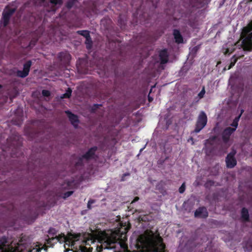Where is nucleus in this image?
Here are the masks:
<instances>
[{
    "label": "nucleus",
    "mask_w": 252,
    "mask_h": 252,
    "mask_svg": "<svg viewBox=\"0 0 252 252\" xmlns=\"http://www.w3.org/2000/svg\"><path fill=\"white\" fill-rule=\"evenodd\" d=\"M23 238H21L17 246L15 248L7 245V240L5 237L0 238V252H40L42 249L47 251L48 246L41 244L33 245L24 242Z\"/></svg>",
    "instance_id": "nucleus-1"
},
{
    "label": "nucleus",
    "mask_w": 252,
    "mask_h": 252,
    "mask_svg": "<svg viewBox=\"0 0 252 252\" xmlns=\"http://www.w3.org/2000/svg\"><path fill=\"white\" fill-rule=\"evenodd\" d=\"M159 0H141L139 3L140 5L139 7L136 6V4H134V0H131L130 4L132 7L136 9V11L133 14V20L132 23L134 25L138 24L143 25L148 23L149 17L148 14L145 12H142L141 9L142 7H152L155 9L157 7V4Z\"/></svg>",
    "instance_id": "nucleus-2"
},
{
    "label": "nucleus",
    "mask_w": 252,
    "mask_h": 252,
    "mask_svg": "<svg viewBox=\"0 0 252 252\" xmlns=\"http://www.w3.org/2000/svg\"><path fill=\"white\" fill-rule=\"evenodd\" d=\"M22 138L17 133L13 134L6 140V145L2 147L1 150L3 156H8L9 154L11 157H20L23 155L21 150Z\"/></svg>",
    "instance_id": "nucleus-3"
},
{
    "label": "nucleus",
    "mask_w": 252,
    "mask_h": 252,
    "mask_svg": "<svg viewBox=\"0 0 252 252\" xmlns=\"http://www.w3.org/2000/svg\"><path fill=\"white\" fill-rule=\"evenodd\" d=\"M85 233H70V238H67L64 234H61L59 235L58 236H56L53 237V238H56L55 240L54 243H57V242H59L60 243H63L64 242L66 245L68 244V246H71V247H73L74 249H77V247H75V245L76 242H78L80 240H81L82 244L85 245H90L89 243V241H91L92 243H93V241L91 239H85Z\"/></svg>",
    "instance_id": "nucleus-4"
},
{
    "label": "nucleus",
    "mask_w": 252,
    "mask_h": 252,
    "mask_svg": "<svg viewBox=\"0 0 252 252\" xmlns=\"http://www.w3.org/2000/svg\"><path fill=\"white\" fill-rule=\"evenodd\" d=\"M115 4L118 10L122 11L119 13L118 23L122 30L126 28V24L127 19V6L128 3L123 0H115Z\"/></svg>",
    "instance_id": "nucleus-5"
},
{
    "label": "nucleus",
    "mask_w": 252,
    "mask_h": 252,
    "mask_svg": "<svg viewBox=\"0 0 252 252\" xmlns=\"http://www.w3.org/2000/svg\"><path fill=\"white\" fill-rule=\"evenodd\" d=\"M207 123V116L206 113L202 111L200 112L195 124V127L192 132L198 133L206 125Z\"/></svg>",
    "instance_id": "nucleus-6"
},
{
    "label": "nucleus",
    "mask_w": 252,
    "mask_h": 252,
    "mask_svg": "<svg viewBox=\"0 0 252 252\" xmlns=\"http://www.w3.org/2000/svg\"><path fill=\"white\" fill-rule=\"evenodd\" d=\"M32 62L31 60H29L27 61L23 64V70H18L16 71V75L17 77L21 78H25L29 74V72L30 70V68L32 65Z\"/></svg>",
    "instance_id": "nucleus-7"
},
{
    "label": "nucleus",
    "mask_w": 252,
    "mask_h": 252,
    "mask_svg": "<svg viewBox=\"0 0 252 252\" xmlns=\"http://www.w3.org/2000/svg\"><path fill=\"white\" fill-rule=\"evenodd\" d=\"M241 36L244 38L242 42L243 50L246 51H251L252 50V38L243 32Z\"/></svg>",
    "instance_id": "nucleus-8"
},
{
    "label": "nucleus",
    "mask_w": 252,
    "mask_h": 252,
    "mask_svg": "<svg viewBox=\"0 0 252 252\" xmlns=\"http://www.w3.org/2000/svg\"><path fill=\"white\" fill-rule=\"evenodd\" d=\"M15 10L14 8H9L4 10L2 13L1 22L3 27H6L9 23L11 17L15 12Z\"/></svg>",
    "instance_id": "nucleus-9"
},
{
    "label": "nucleus",
    "mask_w": 252,
    "mask_h": 252,
    "mask_svg": "<svg viewBox=\"0 0 252 252\" xmlns=\"http://www.w3.org/2000/svg\"><path fill=\"white\" fill-rule=\"evenodd\" d=\"M236 152L235 151L229 153L225 158L226 165L227 168H232L237 164V160L235 158Z\"/></svg>",
    "instance_id": "nucleus-10"
},
{
    "label": "nucleus",
    "mask_w": 252,
    "mask_h": 252,
    "mask_svg": "<svg viewBox=\"0 0 252 252\" xmlns=\"http://www.w3.org/2000/svg\"><path fill=\"white\" fill-rule=\"evenodd\" d=\"M97 149L98 148L96 146L91 147L85 154L82 155V158H84L87 161L95 159L96 158L95 153Z\"/></svg>",
    "instance_id": "nucleus-11"
},
{
    "label": "nucleus",
    "mask_w": 252,
    "mask_h": 252,
    "mask_svg": "<svg viewBox=\"0 0 252 252\" xmlns=\"http://www.w3.org/2000/svg\"><path fill=\"white\" fill-rule=\"evenodd\" d=\"M235 131V128H233L231 127H227L225 128L222 133V139L224 143H227L231 135Z\"/></svg>",
    "instance_id": "nucleus-12"
},
{
    "label": "nucleus",
    "mask_w": 252,
    "mask_h": 252,
    "mask_svg": "<svg viewBox=\"0 0 252 252\" xmlns=\"http://www.w3.org/2000/svg\"><path fill=\"white\" fill-rule=\"evenodd\" d=\"M208 216V212L205 207H200L194 212V217L198 218L206 219Z\"/></svg>",
    "instance_id": "nucleus-13"
},
{
    "label": "nucleus",
    "mask_w": 252,
    "mask_h": 252,
    "mask_svg": "<svg viewBox=\"0 0 252 252\" xmlns=\"http://www.w3.org/2000/svg\"><path fill=\"white\" fill-rule=\"evenodd\" d=\"M65 113L66 114L71 124L75 128H77L79 123L78 116L76 115L73 114L69 110L65 111Z\"/></svg>",
    "instance_id": "nucleus-14"
},
{
    "label": "nucleus",
    "mask_w": 252,
    "mask_h": 252,
    "mask_svg": "<svg viewBox=\"0 0 252 252\" xmlns=\"http://www.w3.org/2000/svg\"><path fill=\"white\" fill-rule=\"evenodd\" d=\"M58 58L63 63L67 64L69 63L71 57L68 52H63L58 54Z\"/></svg>",
    "instance_id": "nucleus-15"
},
{
    "label": "nucleus",
    "mask_w": 252,
    "mask_h": 252,
    "mask_svg": "<svg viewBox=\"0 0 252 252\" xmlns=\"http://www.w3.org/2000/svg\"><path fill=\"white\" fill-rule=\"evenodd\" d=\"M168 53L166 49L161 50L159 53V57L161 64H165L168 61Z\"/></svg>",
    "instance_id": "nucleus-16"
},
{
    "label": "nucleus",
    "mask_w": 252,
    "mask_h": 252,
    "mask_svg": "<svg viewBox=\"0 0 252 252\" xmlns=\"http://www.w3.org/2000/svg\"><path fill=\"white\" fill-rule=\"evenodd\" d=\"M173 35L176 43L181 44L183 43V37L179 30L174 29L173 31Z\"/></svg>",
    "instance_id": "nucleus-17"
},
{
    "label": "nucleus",
    "mask_w": 252,
    "mask_h": 252,
    "mask_svg": "<svg viewBox=\"0 0 252 252\" xmlns=\"http://www.w3.org/2000/svg\"><path fill=\"white\" fill-rule=\"evenodd\" d=\"M21 111V114L18 115L17 117L13 118L12 121V124L14 125L20 126L23 123V111L20 110Z\"/></svg>",
    "instance_id": "nucleus-18"
},
{
    "label": "nucleus",
    "mask_w": 252,
    "mask_h": 252,
    "mask_svg": "<svg viewBox=\"0 0 252 252\" xmlns=\"http://www.w3.org/2000/svg\"><path fill=\"white\" fill-rule=\"evenodd\" d=\"M204 0H189V6L190 7H199L203 5Z\"/></svg>",
    "instance_id": "nucleus-19"
},
{
    "label": "nucleus",
    "mask_w": 252,
    "mask_h": 252,
    "mask_svg": "<svg viewBox=\"0 0 252 252\" xmlns=\"http://www.w3.org/2000/svg\"><path fill=\"white\" fill-rule=\"evenodd\" d=\"M241 219L245 222H248L250 220V215L248 209L243 207L241 212Z\"/></svg>",
    "instance_id": "nucleus-20"
},
{
    "label": "nucleus",
    "mask_w": 252,
    "mask_h": 252,
    "mask_svg": "<svg viewBox=\"0 0 252 252\" xmlns=\"http://www.w3.org/2000/svg\"><path fill=\"white\" fill-rule=\"evenodd\" d=\"M116 239L113 236H106L104 239V243H106V246L111 247L112 244H114L116 242Z\"/></svg>",
    "instance_id": "nucleus-21"
},
{
    "label": "nucleus",
    "mask_w": 252,
    "mask_h": 252,
    "mask_svg": "<svg viewBox=\"0 0 252 252\" xmlns=\"http://www.w3.org/2000/svg\"><path fill=\"white\" fill-rule=\"evenodd\" d=\"M162 240V238L159 237L158 242L159 248H156L154 250L155 252H164V251L165 248V245L163 243Z\"/></svg>",
    "instance_id": "nucleus-22"
},
{
    "label": "nucleus",
    "mask_w": 252,
    "mask_h": 252,
    "mask_svg": "<svg viewBox=\"0 0 252 252\" xmlns=\"http://www.w3.org/2000/svg\"><path fill=\"white\" fill-rule=\"evenodd\" d=\"M244 112V110H241V114L236 117L235 118V119L233 120L232 124H231V126L234 127H232L233 128H235V130L236 129L237 127H238V122L239 121V120H240V118L241 117V116L242 115V114L243 113V112Z\"/></svg>",
    "instance_id": "nucleus-23"
},
{
    "label": "nucleus",
    "mask_w": 252,
    "mask_h": 252,
    "mask_svg": "<svg viewBox=\"0 0 252 252\" xmlns=\"http://www.w3.org/2000/svg\"><path fill=\"white\" fill-rule=\"evenodd\" d=\"M93 250V248L87 249L85 246L80 245L79 246V250L74 251L73 252H92Z\"/></svg>",
    "instance_id": "nucleus-24"
},
{
    "label": "nucleus",
    "mask_w": 252,
    "mask_h": 252,
    "mask_svg": "<svg viewBox=\"0 0 252 252\" xmlns=\"http://www.w3.org/2000/svg\"><path fill=\"white\" fill-rule=\"evenodd\" d=\"M85 44H86V48L87 49L90 50L92 49L93 42L90 35L86 38Z\"/></svg>",
    "instance_id": "nucleus-25"
},
{
    "label": "nucleus",
    "mask_w": 252,
    "mask_h": 252,
    "mask_svg": "<svg viewBox=\"0 0 252 252\" xmlns=\"http://www.w3.org/2000/svg\"><path fill=\"white\" fill-rule=\"evenodd\" d=\"M76 33L77 34L83 36L85 38H87L88 36L90 35V32L88 30H80L76 31Z\"/></svg>",
    "instance_id": "nucleus-26"
},
{
    "label": "nucleus",
    "mask_w": 252,
    "mask_h": 252,
    "mask_svg": "<svg viewBox=\"0 0 252 252\" xmlns=\"http://www.w3.org/2000/svg\"><path fill=\"white\" fill-rule=\"evenodd\" d=\"M77 1V0H67L65 4V6L67 8L69 9L73 6Z\"/></svg>",
    "instance_id": "nucleus-27"
},
{
    "label": "nucleus",
    "mask_w": 252,
    "mask_h": 252,
    "mask_svg": "<svg viewBox=\"0 0 252 252\" xmlns=\"http://www.w3.org/2000/svg\"><path fill=\"white\" fill-rule=\"evenodd\" d=\"M252 31V20L249 23L248 26L243 29V32L247 34Z\"/></svg>",
    "instance_id": "nucleus-28"
},
{
    "label": "nucleus",
    "mask_w": 252,
    "mask_h": 252,
    "mask_svg": "<svg viewBox=\"0 0 252 252\" xmlns=\"http://www.w3.org/2000/svg\"><path fill=\"white\" fill-rule=\"evenodd\" d=\"M72 90L70 88H68L66 93L63 94L62 98H69L71 95Z\"/></svg>",
    "instance_id": "nucleus-29"
},
{
    "label": "nucleus",
    "mask_w": 252,
    "mask_h": 252,
    "mask_svg": "<svg viewBox=\"0 0 252 252\" xmlns=\"http://www.w3.org/2000/svg\"><path fill=\"white\" fill-rule=\"evenodd\" d=\"M47 237L48 238L46 239V244L49 245L50 247H53L54 246V244H52V240H55L56 238H53V237H52L50 238L48 235H47Z\"/></svg>",
    "instance_id": "nucleus-30"
},
{
    "label": "nucleus",
    "mask_w": 252,
    "mask_h": 252,
    "mask_svg": "<svg viewBox=\"0 0 252 252\" xmlns=\"http://www.w3.org/2000/svg\"><path fill=\"white\" fill-rule=\"evenodd\" d=\"M58 231L54 228L50 227L48 230V233L54 237V236H56Z\"/></svg>",
    "instance_id": "nucleus-31"
},
{
    "label": "nucleus",
    "mask_w": 252,
    "mask_h": 252,
    "mask_svg": "<svg viewBox=\"0 0 252 252\" xmlns=\"http://www.w3.org/2000/svg\"><path fill=\"white\" fill-rule=\"evenodd\" d=\"M171 14L175 20L180 19L182 17V13H181L180 11L178 14H176V11H174Z\"/></svg>",
    "instance_id": "nucleus-32"
},
{
    "label": "nucleus",
    "mask_w": 252,
    "mask_h": 252,
    "mask_svg": "<svg viewBox=\"0 0 252 252\" xmlns=\"http://www.w3.org/2000/svg\"><path fill=\"white\" fill-rule=\"evenodd\" d=\"M50 2L54 5H61L63 3V0H50Z\"/></svg>",
    "instance_id": "nucleus-33"
},
{
    "label": "nucleus",
    "mask_w": 252,
    "mask_h": 252,
    "mask_svg": "<svg viewBox=\"0 0 252 252\" xmlns=\"http://www.w3.org/2000/svg\"><path fill=\"white\" fill-rule=\"evenodd\" d=\"M85 159L84 158H82V156L80 157L77 161L76 162L75 165L76 166H83V160Z\"/></svg>",
    "instance_id": "nucleus-34"
},
{
    "label": "nucleus",
    "mask_w": 252,
    "mask_h": 252,
    "mask_svg": "<svg viewBox=\"0 0 252 252\" xmlns=\"http://www.w3.org/2000/svg\"><path fill=\"white\" fill-rule=\"evenodd\" d=\"M237 61V59L235 58L234 56L232 58L231 62L228 66V69H230L231 68H232L233 66H234L235 63Z\"/></svg>",
    "instance_id": "nucleus-35"
},
{
    "label": "nucleus",
    "mask_w": 252,
    "mask_h": 252,
    "mask_svg": "<svg viewBox=\"0 0 252 252\" xmlns=\"http://www.w3.org/2000/svg\"><path fill=\"white\" fill-rule=\"evenodd\" d=\"M101 104H94L92 107L91 112L92 113H94L96 110L100 106H101Z\"/></svg>",
    "instance_id": "nucleus-36"
},
{
    "label": "nucleus",
    "mask_w": 252,
    "mask_h": 252,
    "mask_svg": "<svg viewBox=\"0 0 252 252\" xmlns=\"http://www.w3.org/2000/svg\"><path fill=\"white\" fill-rule=\"evenodd\" d=\"M205 94V87L203 86L201 91L198 94V96L199 97V98H200V99L204 97Z\"/></svg>",
    "instance_id": "nucleus-37"
},
{
    "label": "nucleus",
    "mask_w": 252,
    "mask_h": 252,
    "mask_svg": "<svg viewBox=\"0 0 252 252\" xmlns=\"http://www.w3.org/2000/svg\"><path fill=\"white\" fill-rule=\"evenodd\" d=\"M73 192H74L73 191H68L65 192V193H63V197L64 199H66V198L71 196L73 193Z\"/></svg>",
    "instance_id": "nucleus-38"
},
{
    "label": "nucleus",
    "mask_w": 252,
    "mask_h": 252,
    "mask_svg": "<svg viewBox=\"0 0 252 252\" xmlns=\"http://www.w3.org/2000/svg\"><path fill=\"white\" fill-rule=\"evenodd\" d=\"M186 189L185 183H183L179 189V192L180 193H183L185 192Z\"/></svg>",
    "instance_id": "nucleus-39"
},
{
    "label": "nucleus",
    "mask_w": 252,
    "mask_h": 252,
    "mask_svg": "<svg viewBox=\"0 0 252 252\" xmlns=\"http://www.w3.org/2000/svg\"><path fill=\"white\" fill-rule=\"evenodd\" d=\"M214 185V182L212 180H208L205 184V187L208 188L209 187L212 186Z\"/></svg>",
    "instance_id": "nucleus-40"
},
{
    "label": "nucleus",
    "mask_w": 252,
    "mask_h": 252,
    "mask_svg": "<svg viewBox=\"0 0 252 252\" xmlns=\"http://www.w3.org/2000/svg\"><path fill=\"white\" fill-rule=\"evenodd\" d=\"M42 94L44 96L48 97L50 95L51 93H50V92L48 90H43L42 91Z\"/></svg>",
    "instance_id": "nucleus-41"
},
{
    "label": "nucleus",
    "mask_w": 252,
    "mask_h": 252,
    "mask_svg": "<svg viewBox=\"0 0 252 252\" xmlns=\"http://www.w3.org/2000/svg\"><path fill=\"white\" fill-rule=\"evenodd\" d=\"M95 201L93 199H90L88 201V204H87V207L89 209H91L92 208V204L94 203Z\"/></svg>",
    "instance_id": "nucleus-42"
},
{
    "label": "nucleus",
    "mask_w": 252,
    "mask_h": 252,
    "mask_svg": "<svg viewBox=\"0 0 252 252\" xmlns=\"http://www.w3.org/2000/svg\"><path fill=\"white\" fill-rule=\"evenodd\" d=\"M77 67L78 71H80L84 73H87V71L86 70H82V66H81V64H79L78 63H77Z\"/></svg>",
    "instance_id": "nucleus-43"
},
{
    "label": "nucleus",
    "mask_w": 252,
    "mask_h": 252,
    "mask_svg": "<svg viewBox=\"0 0 252 252\" xmlns=\"http://www.w3.org/2000/svg\"><path fill=\"white\" fill-rule=\"evenodd\" d=\"M64 185H65L66 186V187H65V188L70 189V187L71 186V182L68 181L66 183H64V184L63 185V186ZM63 188H64V187H63Z\"/></svg>",
    "instance_id": "nucleus-44"
},
{
    "label": "nucleus",
    "mask_w": 252,
    "mask_h": 252,
    "mask_svg": "<svg viewBox=\"0 0 252 252\" xmlns=\"http://www.w3.org/2000/svg\"><path fill=\"white\" fill-rule=\"evenodd\" d=\"M139 199V197H138V196L135 197L133 199V200L132 201L131 203H133L134 202H135L138 201Z\"/></svg>",
    "instance_id": "nucleus-45"
},
{
    "label": "nucleus",
    "mask_w": 252,
    "mask_h": 252,
    "mask_svg": "<svg viewBox=\"0 0 252 252\" xmlns=\"http://www.w3.org/2000/svg\"><path fill=\"white\" fill-rule=\"evenodd\" d=\"M37 41V40H32L30 42V45H34Z\"/></svg>",
    "instance_id": "nucleus-46"
},
{
    "label": "nucleus",
    "mask_w": 252,
    "mask_h": 252,
    "mask_svg": "<svg viewBox=\"0 0 252 252\" xmlns=\"http://www.w3.org/2000/svg\"><path fill=\"white\" fill-rule=\"evenodd\" d=\"M249 36H251V37L252 38V32H249L248 33L246 34Z\"/></svg>",
    "instance_id": "nucleus-47"
},
{
    "label": "nucleus",
    "mask_w": 252,
    "mask_h": 252,
    "mask_svg": "<svg viewBox=\"0 0 252 252\" xmlns=\"http://www.w3.org/2000/svg\"><path fill=\"white\" fill-rule=\"evenodd\" d=\"M159 184L157 186L156 188H157V189L160 190V188H159Z\"/></svg>",
    "instance_id": "nucleus-48"
},
{
    "label": "nucleus",
    "mask_w": 252,
    "mask_h": 252,
    "mask_svg": "<svg viewBox=\"0 0 252 252\" xmlns=\"http://www.w3.org/2000/svg\"><path fill=\"white\" fill-rule=\"evenodd\" d=\"M148 99H149V101L150 102V101H151L153 100V98H152L150 97L149 96V97H148Z\"/></svg>",
    "instance_id": "nucleus-49"
},
{
    "label": "nucleus",
    "mask_w": 252,
    "mask_h": 252,
    "mask_svg": "<svg viewBox=\"0 0 252 252\" xmlns=\"http://www.w3.org/2000/svg\"><path fill=\"white\" fill-rule=\"evenodd\" d=\"M103 71H104V74L105 75L106 74V72H105V67L104 66L103 67Z\"/></svg>",
    "instance_id": "nucleus-50"
},
{
    "label": "nucleus",
    "mask_w": 252,
    "mask_h": 252,
    "mask_svg": "<svg viewBox=\"0 0 252 252\" xmlns=\"http://www.w3.org/2000/svg\"><path fill=\"white\" fill-rule=\"evenodd\" d=\"M189 140H190V141H193V138L192 137H190V138H189Z\"/></svg>",
    "instance_id": "nucleus-51"
},
{
    "label": "nucleus",
    "mask_w": 252,
    "mask_h": 252,
    "mask_svg": "<svg viewBox=\"0 0 252 252\" xmlns=\"http://www.w3.org/2000/svg\"><path fill=\"white\" fill-rule=\"evenodd\" d=\"M25 132H26V133H27V132H27V128H25Z\"/></svg>",
    "instance_id": "nucleus-52"
},
{
    "label": "nucleus",
    "mask_w": 252,
    "mask_h": 252,
    "mask_svg": "<svg viewBox=\"0 0 252 252\" xmlns=\"http://www.w3.org/2000/svg\"><path fill=\"white\" fill-rule=\"evenodd\" d=\"M54 242H55V240H52V244H54V245L55 244V243H54Z\"/></svg>",
    "instance_id": "nucleus-53"
},
{
    "label": "nucleus",
    "mask_w": 252,
    "mask_h": 252,
    "mask_svg": "<svg viewBox=\"0 0 252 252\" xmlns=\"http://www.w3.org/2000/svg\"><path fill=\"white\" fill-rule=\"evenodd\" d=\"M216 138V137H214L213 138V140H215Z\"/></svg>",
    "instance_id": "nucleus-54"
},
{
    "label": "nucleus",
    "mask_w": 252,
    "mask_h": 252,
    "mask_svg": "<svg viewBox=\"0 0 252 252\" xmlns=\"http://www.w3.org/2000/svg\"><path fill=\"white\" fill-rule=\"evenodd\" d=\"M2 88V85H0V89Z\"/></svg>",
    "instance_id": "nucleus-55"
}]
</instances>
